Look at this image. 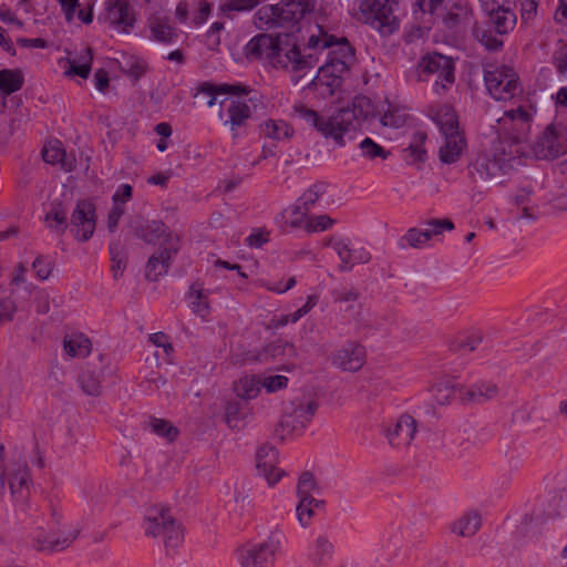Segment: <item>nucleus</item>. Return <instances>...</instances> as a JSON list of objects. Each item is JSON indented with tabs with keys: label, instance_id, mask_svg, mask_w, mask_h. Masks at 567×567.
I'll return each instance as SVG.
<instances>
[{
	"label": "nucleus",
	"instance_id": "nucleus-18",
	"mask_svg": "<svg viewBox=\"0 0 567 567\" xmlns=\"http://www.w3.org/2000/svg\"><path fill=\"white\" fill-rule=\"evenodd\" d=\"M6 481L8 482V488L6 487V496L19 499L25 498L31 484L28 465H18L17 468L6 474Z\"/></svg>",
	"mask_w": 567,
	"mask_h": 567
},
{
	"label": "nucleus",
	"instance_id": "nucleus-38",
	"mask_svg": "<svg viewBox=\"0 0 567 567\" xmlns=\"http://www.w3.org/2000/svg\"><path fill=\"white\" fill-rule=\"evenodd\" d=\"M23 84V76L19 70H0V89L4 94L19 91Z\"/></svg>",
	"mask_w": 567,
	"mask_h": 567
},
{
	"label": "nucleus",
	"instance_id": "nucleus-53",
	"mask_svg": "<svg viewBox=\"0 0 567 567\" xmlns=\"http://www.w3.org/2000/svg\"><path fill=\"white\" fill-rule=\"evenodd\" d=\"M110 252L112 256V274L114 279H118L123 276V272L126 267L125 260L120 256V252L117 251V246H113L110 248Z\"/></svg>",
	"mask_w": 567,
	"mask_h": 567
},
{
	"label": "nucleus",
	"instance_id": "nucleus-2",
	"mask_svg": "<svg viewBox=\"0 0 567 567\" xmlns=\"http://www.w3.org/2000/svg\"><path fill=\"white\" fill-rule=\"evenodd\" d=\"M293 112L326 138L331 137L340 146L346 144L344 136L354 133L360 125L355 110L350 107H343L329 117L321 116L303 104L295 105Z\"/></svg>",
	"mask_w": 567,
	"mask_h": 567
},
{
	"label": "nucleus",
	"instance_id": "nucleus-27",
	"mask_svg": "<svg viewBox=\"0 0 567 567\" xmlns=\"http://www.w3.org/2000/svg\"><path fill=\"white\" fill-rule=\"evenodd\" d=\"M249 92L248 87L241 84H220V85H212L204 84L198 93L195 95L196 99H202L203 96H208L207 101L208 106H213L216 101L217 94H247Z\"/></svg>",
	"mask_w": 567,
	"mask_h": 567
},
{
	"label": "nucleus",
	"instance_id": "nucleus-52",
	"mask_svg": "<svg viewBox=\"0 0 567 567\" xmlns=\"http://www.w3.org/2000/svg\"><path fill=\"white\" fill-rule=\"evenodd\" d=\"M340 42V39H336L333 35H329L326 32H322L321 35H311L308 40L309 48H318L321 43V49H330L331 47H336V43Z\"/></svg>",
	"mask_w": 567,
	"mask_h": 567
},
{
	"label": "nucleus",
	"instance_id": "nucleus-58",
	"mask_svg": "<svg viewBox=\"0 0 567 567\" xmlns=\"http://www.w3.org/2000/svg\"><path fill=\"white\" fill-rule=\"evenodd\" d=\"M426 140V134L423 132H417L415 134V143L411 144L408 151L411 152L412 155H415L419 161H423V156L425 155V150L422 148V144Z\"/></svg>",
	"mask_w": 567,
	"mask_h": 567
},
{
	"label": "nucleus",
	"instance_id": "nucleus-8",
	"mask_svg": "<svg viewBox=\"0 0 567 567\" xmlns=\"http://www.w3.org/2000/svg\"><path fill=\"white\" fill-rule=\"evenodd\" d=\"M135 235L146 244L155 245L159 243V250L166 249L174 254L179 251V237L171 233L161 220H151L136 226Z\"/></svg>",
	"mask_w": 567,
	"mask_h": 567
},
{
	"label": "nucleus",
	"instance_id": "nucleus-25",
	"mask_svg": "<svg viewBox=\"0 0 567 567\" xmlns=\"http://www.w3.org/2000/svg\"><path fill=\"white\" fill-rule=\"evenodd\" d=\"M272 555L268 543L257 544L244 550L240 564L243 567H266Z\"/></svg>",
	"mask_w": 567,
	"mask_h": 567
},
{
	"label": "nucleus",
	"instance_id": "nucleus-49",
	"mask_svg": "<svg viewBox=\"0 0 567 567\" xmlns=\"http://www.w3.org/2000/svg\"><path fill=\"white\" fill-rule=\"evenodd\" d=\"M474 34L487 50L497 51L503 47V41L498 40L488 31L475 29Z\"/></svg>",
	"mask_w": 567,
	"mask_h": 567
},
{
	"label": "nucleus",
	"instance_id": "nucleus-4",
	"mask_svg": "<svg viewBox=\"0 0 567 567\" xmlns=\"http://www.w3.org/2000/svg\"><path fill=\"white\" fill-rule=\"evenodd\" d=\"M394 6V0H363L360 10L365 23L382 35H390L399 27V20L393 11Z\"/></svg>",
	"mask_w": 567,
	"mask_h": 567
},
{
	"label": "nucleus",
	"instance_id": "nucleus-48",
	"mask_svg": "<svg viewBox=\"0 0 567 567\" xmlns=\"http://www.w3.org/2000/svg\"><path fill=\"white\" fill-rule=\"evenodd\" d=\"M44 221L59 235L64 234L68 227L66 215H60L59 213H47L44 216Z\"/></svg>",
	"mask_w": 567,
	"mask_h": 567
},
{
	"label": "nucleus",
	"instance_id": "nucleus-9",
	"mask_svg": "<svg viewBox=\"0 0 567 567\" xmlns=\"http://www.w3.org/2000/svg\"><path fill=\"white\" fill-rule=\"evenodd\" d=\"M100 19L114 28L120 37H127L135 23L133 9L126 0H106Z\"/></svg>",
	"mask_w": 567,
	"mask_h": 567
},
{
	"label": "nucleus",
	"instance_id": "nucleus-46",
	"mask_svg": "<svg viewBox=\"0 0 567 567\" xmlns=\"http://www.w3.org/2000/svg\"><path fill=\"white\" fill-rule=\"evenodd\" d=\"M153 38L156 41L168 43L175 37L174 30L166 23L161 21L153 22L150 27Z\"/></svg>",
	"mask_w": 567,
	"mask_h": 567
},
{
	"label": "nucleus",
	"instance_id": "nucleus-47",
	"mask_svg": "<svg viewBox=\"0 0 567 567\" xmlns=\"http://www.w3.org/2000/svg\"><path fill=\"white\" fill-rule=\"evenodd\" d=\"M333 248L337 251V254H338V256H339V258H340V260L342 262L340 268L343 269V270H346L348 268H351L355 250L350 249L348 247V245L342 243V241L334 243L333 244Z\"/></svg>",
	"mask_w": 567,
	"mask_h": 567
},
{
	"label": "nucleus",
	"instance_id": "nucleus-57",
	"mask_svg": "<svg viewBox=\"0 0 567 567\" xmlns=\"http://www.w3.org/2000/svg\"><path fill=\"white\" fill-rule=\"evenodd\" d=\"M296 158H287L285 163L287 165H310L316 162V157L305 150L296 151Z\"/></svg>",
	"mask_w": 567,
	"mask_h": 567
},
{
	"label": "nucleus",
	"instance_id": "nucleus-54",
	"mask_svg": "<svg viewBox=\"0 0 567 567\" xmlns=\"http://www.w3.org/2000/svg\"><path fill=\"white\" fill-rule=\"evenodd\" d=\"M288 384V378L285 375H272L267 377L261 382V385L268 391V392H275L277 390L286 388Z\"/></svg>",
	"mask_w": 567,
	"mask_h": 567
},
{
	"label": "nucleus",
	"instance_id": "nucleus-35",
	"mask_svg": "<svg viewBox=\"0 0 567 567\" xmlns=\"http://www.w3.org/2000/svg\"><path fill=\"white\" fill-rule=\"evenodd\" d=\"M435 121L439 124L442 134L460 132L457 115L454 109L450 105L440 107L436 113Z\"/></svg>",
	"mask_w": 567,
	"mask_h": 567
},
{
	"label": "nucleus",
	"instance_id": "nucleus-20",
	"mask_svg": "<svg viewBox=\"0 0 567 567\" xmlns=\"http://www.w3.org/2000/svg\"><path fill=\"white\" fill-rule=\"evenodd\" d=\"M79 530L68 527H56V532L52 535L39 537L37 539L38 549L47 551H55L64 549L78 537Z\"/></svg>",
	"mask_w": 567,
	"mask_h": 567
},
{
	"label": "nucleus",
	"instance_id": "nucleus-19",
	"mask_svg": "<svg viewBox=\"0 0 567 567\" xmlns=\"http://www.w3.org/2000/svg\"><path fill=\"white\" fill-rule=\"evenodd\" d=\"M302 410V401H293L290 403L285 411L282 419L276 427V434L280 439H285L286 435L293 433L295 431L302 430L309 422V417L303 420L299 414Z\"/></svg>",
	"mask_w": 567,
	"mask_h": 567
},
{
	"label": "nucleus",
	"instance_id": "nucleus-44",
	"mask_svg": "<svg viewBox=\"0 0 567 567\" xmlns=\"http://www.w3.org/2000/svg\"><path fill=\"white\" fill-rule=\"evenodd\" d=\"M151 426L154 433L166 437L168 442H173L178 434L177 427L173 426L168 421L163 419H152Z\"/></svg>",
	"mask_w": 567,
	"mask_h": 567
},
{
	"label": "nucleus",
	"instance_id": "nucleus-26",
	"mask_svg": "<svg viewBox=\"0 0 567 567\" xmlns=\"http://www.w3.org/2000/svg\"><path fill=\"white\" fill-rule=\"evenodd\" d=\"M443 135L445 143L440 150V159L445 164H451L460 158L466 146V141L461 132Z\"/></svg>",
	"mask_w": 567,
	"mask_h": 567
},
{
	"label": "nucleus",
	"instance_id": "nucleus-5",
	"mask_svg": "<svg viewBox=\"0 0 567 567\" xmlns=\"http://www.w3.org/2000/svg\"><path fill=\"white\" fill-rule=\"evenodd\" d=\"M337 49L332 51L329 61L319 66L318 79L323 81L324 78L331 79L324 82L328 86L339 85V80L346 73L354 60V51L349 44L347 38L342 37L340 42L336 43Z\"/></svg>",
	"mask_w": 567,
	"mask_h": 567
},
{
	"label": "nucleus",
	"instance_id": "nucleus-62",
	"mask_svg": "<svg viewBox=\"0 0 567 567\" xmlns=\"http://www.w3.org/2000/svg\"><path fill=\"white\" fill-rule=\"evenodd\" d=\"M16 312V305L10 299H3L0 301V323L3 321H10Z\"/></svg>",
	"mask_w": 567,
	"mask_h": 567
},
{
	"label": "nucleus",
	"instance_id": "nucleus-6",
	"mask_svg": "<svg viewBox=\"0 0 567 567\" xmlns=\"http://www.w3.org/2000/svg\"><path fill=\"white\" fill-rule=\"evenodd\" d=\"M484 80L489 94L495 100H511L520 92L518 76L511 68L501 66L486 71Z\"/></svg>",
	"mask_w": 567,
	"mask_h": 567
},
{
	"label": "nucleus",
	"instance_id": "nucleus-55",
	"mask_svg": "<svg viewBox=\"0 0 567 567\" xmlns=\"http://www.w3.org/2000/svg\"><path fill=\"white\" fill-rule=\"evenodd\" d=\"M70 193L65 186H63L62 198L53 199L51 203V209L49 213H55L60 215H66V206L71 202Z\"/></svg>",
	"mask_w": 567,
	"mask_h": 567
},
{
	"label": "nucleus",
	"instance_id": "nucleus-10",
	"mask_svg": "<svg viewBox=\"0 0 567 567\" xmlns=\"http://www.w3.org/2000/svg\"><path fill=\"white\" fill-rule=\"evenodd\" d=\"M70 225L75 229V238L79 241H87L95 230V206L89 199L76 203L70 219Z\"/></svg>",
	"mask_w": 567,
	"mask_h": 567
},
{
	"label": "nucleus",
	"instance_id": "nucleus-14",
	"mask_svg": "<svg viewBox=\"0 0 567 567\" xmlns=\"http://www.w3.org/2000/svg\"><path fill=\"white\" fill-rule=\"evenodd\" d=\"M315 6V0H281L277 3V10L282 28L293 27L306 14L312 12Z\"/></svg>",
	"mask_w": 567,
	"mask_h": 567
},
{
	"label": "nucleus",
	"instance_id": "nucleus-12",
	"mask_svg": "<svg viewBox=\"0 0 567 567\" xmlns=\"http://www.w3.org/2000/svg\"><path fill=\"white\" fill-rule=\"evenodd\" d=\"M331 363L341 371L355 373L365 363V349L358 342H349L331 355Z\"/></svg>",
	"mask_w": 567,
	"mask_h": 567
},
{
	"label": "nucleus",
	"instance_id": "nucleus-39",
	"mask_svg": "<svg viewBox=\"0 0 567 567\" xmlns=\"http://www.w3.org/2000/svg\"><path fill=\"white\" fill-rule=\"evenodd\" d=\"M261 0H226L220 11L228 18H234L236 13L251 11L255 9Z\"/></svg>",
	"mask_w": 567,
	"mask_h": 567
},
{
	"label": "nucleus",
	"instance_id": "nucleus-51",
	"mask_svg": "<svg viewBox=\"0 0 567 567\" xmlns=\"http://www.w3.org/2000/svg\"><path fill=\"white\" fill-rule=\"evenodd\" d=\"M406 122V115L399 110H389L381 117V124L389 127H401Z\"/></svg>",
	"mask_w": 567,
	"mask_h": 567
},
{
	"label": "nucleus",
	"instance_id": "nucleus-32",
	"mask_svg": "<svg viewBox=\"0 0 567 567\" xmlns=\"http://www.w3.org/2000/svg\"><path fill=\"white\" fill-rule=\"evenodd\" d=\"M254 23L259 30L282 28L277 4L260 8L254 16Z\"/></svg>",
	"mask_w": 567,
	"mask_h": 567
},
{
	"label": "nucleus",
	"instance_id": "nucleus-36",
	"mask_svg": "<svg viewBox=\"0 0 567 567\" xmlns=\"http://www.w3.org/2000/svg\"><path fill=\"white\" fill-rule=\"evenodd\" d=\"M261 381L256 375H246L235 383V392L243 400H251L260 392Z\"/></svg>",
	"mask_w": 567,
	"mask_h": 567
},
{
	"label": "nucleus",
	"instance_id": "nucleus-43",
	"mask_svg": "<svg viewBox=\"0 0 567 567\" xmlns=\"http://www.w3.org/2000/svg\"><path fill=\"white\" fill-rule=\"evenodd\" d=\"M322 501L318 499H306V498H299V503L297 505L296 512H297V518L298 522L302 527H306L309 525L310 519L313 516V507H319L322 505Z\"/></svg>",
	"mask_w": 567,
	"mask_h": 567
},
{
	"label": "nucleus",
	"instance_id": "nucleus-37",
	"mask_svg": "<svg viewBox=\"0 0 567 567\" xmlns=\"http://www.w3.org/2000/svg\"><path fill=\"white\" fill-rule=\"evenodd\" d=\"M265 353L269 355L271 362L282 361L284 359H290L297 355L293 344L287 341L269 343L265 347Z\"/></svg>",
	"mask_w": 567,
	"mask_h": 567
},
{
	"label": "nucleus",
	"instance_id": "nucleus-30",
	"mask_svg": "<svg viewBox=\"0 0 567 567\" xmlns=\"http://www.w3.org/2000/svg\"><path fill=\"white\" fill-rule=\"evenodd\" d=\"M189 301L192 311L199 315L202 318L206 317L209 312L208 296L205 291L204 284L196 281L190 285L186 295Z\"/></svg>",
	"mask_w": 567,
	"mask_h": 567
},
{
	"label": "nucleus",
	"instance_id": "nucleus-45",
	"mask_svg": "<svg viewBox=\"0 0 567 567\" xmlns=\"http://www.w3.org/2000/svg\"><path fill=\"white\" fill-rule=\"evenodd\" d=\"M360 148L362 151L363 156L372 159L375 157H381L385 159L389 156V152L385 151L382 146L377 144L372 138L367 137L360 143Z\"/></svg>",
	"mask_w": 567,
	"mask_h": 567
},
{
	"label": "nucleus",
	"instance_id": "nucleus-61",
	"mask_svg": "<svg viewBox=\"0 0 567 567\" xmlns=\"http://www.w3.org/2000/svg\"><path fill=\"white\" fill-rule=\"evenodd\" d=\"M124 212L125 209L121 204H114L107 216V228L110 231H114L116 229L118 220L123 216Z\"/></svg>",
	"mask_w": 567,
	"mask_h": 567
},
{
	"label": "nucleus",
	"instance_id": "nucleus-31",
	"mask_svg": "<svg viewBox=\"0 0 567 567\" xmlns=\"http://www.w3.org/2000/svg\"><path fill=\"white\" fill-rule=\"evenodd\" d=\"M66 61L69 63V69L64 72L66 76L79 75L82 79H86L92 69V49L90 47H85L83 53L80 54L79 58H69Z\"/></svg>",
	"mask_w": 567,
	"mask_h": 567
},
{
	"label": "nucleus",
	"instance_id": "nucleus-28",
	"mask_svg": "<svg viewBox=\"0 0 567 567\" xmlns=\"http://www.w3.org/2000/svg\"><path fill=\"white\" fill-rule=\"evenodd\" d=\"M416 431V420L412 415L404 413L398 419L394 430L389 433V436L398 437L405 446H409L414 440Z\"/></svg>",
	"mask_w": 567,
	"mask_h": 567
},
{
	"label": "nucleus",
	"instance_id": "nucleus-41",
	"mask_svg": "<svg viewBox=\"0 0 567 567\" xmlns=\"http://www.w3.org/2000/svg\"><path fill=\"white\" fill-rule=\"evenodd\" d=\"M245 419L243 405L238 401H229L225 405L224 420L230 429H239Z\"/></svg>",
	"mask_w": 567,
	"mask_h": 567
},
{
	"label": "nucleus",
	"instance_id": "nucleus-33",
	"mask_svg": "<svg viewBox=\"0 0 567 567\" xmlns=\"http://www.w3.org/2000/svg\"><path fill=\"white\" fill-rule=\"evenodd\" d=\"M334 544L328 535L320 534L315 539L312 559L317 565H323L333 557Z\"/></svg>",
	"mask_w": 567,
	"mask_h": 567
},
{
	"label": "nucleus",
	"instance_id": "nucleus-29",
	"mask_svg": "<svg viewBox=\"0 0 567 567\" xmlns=\"http://www.w3.org/2000/svg\"><path fill=\"white\" fill-rule=\"evenodd\" d=\"M174 255V252H168L166 249L152 255L146 265V278L151 281H156L161 276L166 275Z\"/></svg>",
	"mask_w": 567,
	"mask_h": 567
},
{
	"label": "nucleus",
	"instance_id": "nucleus-63",
	"mask_svg": "<svg viewBox=\"0 0 567 567\" xmlns=\"http://www.w3.org/2000/svg\"><path fill=\"white\" fill-rule=\"evenodd\" d=\"M210 11H212V6L210 3L207 1V0H200L198 2V9H197V12L195 13L193 20L196 24H202L204 23L208 16L210 14Z\"/></svg>",
	"mask_w": 567,
	"mask_h": 567
},
{
	"label": "nucleus",
	"instance_id": "nucleus-13",
	"mask_svg": "<svg viewBox=\"0 0 567 567\" xmlns=\"http://www.w3.org/2000/svg\"><path fill=\"white\" fill-rule=\"evenodd\" d=\"M481 2L488 16L489 24L494 27L498 34H506L513 30L516 24V14L509 7L499 3L498 0H481Z\"/></svg>",
	"mask_w": 567,
	"mask_h": 567
},
{
	"label": "nucleus",
	"instance_id": "nucleus-64",
	"mask_svg": "<svg viewBox=\"0 0 567 567\" xmlns=\"http://www.w3.org/2000/svg\"><path fill=\"white\" fill-rule=\"evenodd\" d=\"M317 299L318 297L316 295L309 296L307 302L291 315V321L297 322L301 317L307 315L317 305Z\"/></svg>",
	"mask_w": 567,
	"mask_h": 567
},
{
	"label": "nucleus",
	"instance_id": "nucleus-42",
	"mask_svg": "<svg viewBox=\"0 0 567 567\" xmlns=\"http://www.w3.org/2000/svg\"><path fill=\"white\" fill-rule=\"evenodd\" d=\"M318 489V483L311 472H302L298 480L297 495L299 498L316 499L312 492Z\"/></svg>",
	"mask_w": 567,
	"mask_h": 567
},
{
	"label": "nucleus",
	"instance_id": "nucleus-15",
	"mask_svg": "<svg viewBox=\"0 0 567 567\" xmlns=\"http://www.w3.org/2000/svg\"><path fill=\"white\" fill-rule=\"evenodd\" d=\"M279 39L270 34L261 33L252 38L246 45V56L249 60L267 59L275 64L278 52Z\"/></svg>",
	"mask_w": 567,
	"mask_h": 567
},
{
	"label": "nucleus",
	"instance_id": "nucleus-21",
	"mask_svg": "<svg viewBox=\"0 0 567 567\" xmlns=\"http://www.w3.org/2000/svg\"><path fill=\"white\" fill-rule=\"evenodd\" d=\"M278 52L279 54H276L275 59L276 63L272 64L276 68H288L289 65H291L293 71H299L306 68L313 66L312 55L302 56L300 50L296 44H293L291 49L282 53V48L279 43Z\"/></svg>",
	"mask_w": 567,
	"mask_h": 567
},
{
	"label": "nucleus",
	"instance_id": "nucleus-60",
	"mask_svg": "<svg viewBox=\"0 0 567 567\" xmlns=\"http://www.w3.org/2000/svg\"><path fill=\"white\" fill-rule=\"evenodd\" d=\"M478 388V398L489 401L498 395L499 389L495 383H482Z\"/></svg>",
	"mask_w": 567,
	"mask_h": 567
},
{
	"label": "nucleus",
	"instance_id": "nucleus-23",
	"mask_svg": "<svg viewBox=\"0 0 567 567\" xmlns=\"http://www.w3.org/2000/svg\"><path fill=\"white\" fill-rule=\"evenodd\" d=\"M229 118L223 123V131L231 133L233 137L237 136V128L244 126L246 121L250 117V107L240 101H230L227 109Z\"/></svg>",
	"mask_w": 567,
	"mask_h": 567
},
{
	"label": "nucleus",
	"instance_id": "nucleus-56",
	"mask_svg": "<svg viewBox=\"0 0 567 567\" xmlns=\"http://www.w3.org/2000/svg\"><path fill=\"white\" fill-rule=\"evenodd\" d=\"M33 269L37 272V276L41 280H45L51 275L53 266L50 262H47L42 256H38L32 265Z\"/></svg>",
	"mask_w": 567,
	"mask_h": 567
},
{
	"label": "nucleus",
	"instance_id": "nucleus-3",
	"mask_svg": "<svg viewBox=\"0 0 567 567\" xmlns=\"http://www.w3.org/2000/svg\"><path fill=\"white\" fill-rule=\"evenodd\" d=\"M144 533L147 538L162 539L167 553H176L185 538V527L172 514L166 505H155L143 517Z\"/></svg>",
	"mask_w": 567,
	"mask_h": 567
},
{
	"label": "nucleus",
	"instance_id": "nucleus-24",
	"mask_svg": "<svg viewBox=\"0 0 567 567\" xmlns=\"http://www.w3.org/2000/svg\"><path fill=\"white\" fill-rule=\"evenodd\" d=\"M481 526V514L477 511H470L453 522L450 530L458 537L471 538L480 530Z\"/></svg>",
	"mask_w": 567,
	"mask_h": 567
},
{
	"label": "nucleus",
	"instance_id": "nucleus-17",
	"mask_svg": "<svg viewBox=\"0 0 567 567\" xmlns=\"http://www.w3.org/2000/svg\"><path fill=\"white\" fill-rule=\"evenodd\" d=\"M278 452L272 445H264L257 453V468L266 477L269 485L280 481L284 471L277 467Z\"/></svg>",
	"mask_w": 567,
	"mask_h": 567
},
{
	"label": "nucleus",
	"instance_id": "nucleus-7",
	"mask_svg": "<svg viewBox=\"0 0 567 567\" xmlns=\"http://www.w3.org/2000/svg\"><path fill=\"white\" fill-rule=\"evenodd\" d=\"M420 76H432L434 85L442 90L454 82V62L451 58L432 53L425 55L419 63Z\"/></svg>",
	"mask_w": 567,
	"mask_h": 567
},
{
	"label": "nucleus",
	"instance_id": "nucleus-16",
	"mask_svg": "<svg viewBox=\"0 0 567 567\" xmlns=\"http://www.w3.org/2000/svg\"><path fill=\"white\" fill-rule=\"evenodd\" d=\"M104 357L99 355L86 363V370L79 377L82 391L91 396H99L102 393V375L104 372Z\"/></svg>",
	"mask_w": 567,
	"mask_h": 567
},
{
	"label": "nucleus",
	"instance_id": "nucleus-59",
	"mask_svg": "<svg viewBox=\"0 0 567 567\" xmlns=\"http://www.w3.org/2000/svg\"><path fill=\"white\" fill-rule=\"evenodd\" d=\"M426 225L431 227L432 233L437 236L440 235L443 229L452 230L454 229V224L451 219L444 218V219H430L426 221Z\"/></svg>",
	"mask_w": 567,
	"mask_h": 567
},
{
	"label": "nucleus",
	"instance_id": "nucleus-22",
	"mask_svg": "<svg viewBox=\"0 0 567 567\" xmlns=\"http://www.w3.org/2000/svg\"><path fill=\"white\" fill-rule=\"evenodd\" d=\"M42 157L45 163L60 164L65 172H71L75 167V158L68 156L62 142L59 140L50 141L42 151Z\"/></svg>",
	"mask_w": 567,
	"mask_h": 567
},
{
	"label": "nucleus",
	"instance_id": "nucleus-11",
	"mask_svg": "<svg viewBox=\"0 0 567 567\" xmlns=\"http://www.w3.org/2000/svg\"><path fill=\"white\" fill-rule=\"evenodd\" d=\"M565 134L554 124L548 125L533 145V154L539 159H555L567 152L561 140Z\"/></svg>",
	"mask_w": 567,
	"mask_h": 567
},
{
	"label": "nucleus",
	"instance_id": "nucleus-50",
	"mask_svg": "<svg viewBox=\"0 0 567 567\" xmlns=\"http://www.w3.org/2000/svg\"><path fill=\"white\" fill-rule=\"evenodd\" d=\"M505 116L508 117L514 126L515 130L524 131V127L528 128V121H529V114L524 111L523 109L512 110L505 113Z\"/></svg>",
	"mask_w": 567,
	"mask_h": 567
},
{
	"label": "nucleus",
	"instance_id": "nucleus-40",
	"mask_svg": "<svg viewBox=\"0 0 567 567\" xmlns=\"http://www.w3.org/2000/svg\"><path fill=\"white\" fill-rule=\"evenodd\" d=\"M265 136L272 140H280L281 137L289 138L292 135V128L284 122L268 120L261 125Z\"/></svg>",
	"mask_w": 567,
	"mask_h": 567
},
{
	"label": "nucleus",
	"instance_id": "nucleus-1",
	"mask_svg": "<svg viewBox=\"0 0 567 567\" xmlns=\"http://www.w3.org/2000/svg\"><path fill=\"white\" fill-rule=\"evenodd\" d=\"M525 134L506 135L495 140L488 150L480 153L470 165L473 181L491 186L502 183L513 168L515 157L526 155Z\"/></svg>",
	"mask_w": 567,
	"mask_h": 567
},
{
	"label": "nucleus",
	"instance_id": "nucleus-34",
	"mask_svg": "<svg viewBox=\"0 0 567 567\" xmlns=\"http://www.w3.org/2000/svg\"><path fill=\"white\" fill-rule=\"evenodd\" d=\"M63 346L66 353L72 358H84L90 354L92 349V343L90 339H87L83 334H76L70 338H65L63 340Z\"/></svg>",
	"mask_w": 567,
	"mask_h": 567
}]
</instances>
